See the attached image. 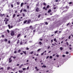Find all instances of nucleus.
<instances>
[{"mask_svg":"<svg viewBox=\"0 0 73 73\" xmlns=\"http://www.w3.org/2000/svg\"><path fill=\"white\" fill-rule=\"evenodd\" d=\"M73 15V13H71L67 17L68 18H71L72 17V16Z\"/></svg>","mask_w":73,"mask_h":73,"instance_id":"obj_1","label":"nucleus"},{"mask_svg":"<svg viewBox=\"0 0 73 73\" xmlns=\"http://www.w3.org/2000/svg\"><path fill=\"white\" fill-rule=\"evenodd\" d=\"M11 36H14L15 35V33H14V31H11Z\"/></svg>","mask_w":73,"mask_h":73,"instance_id":"obj_2","label":"nucleus"},{"mask_svg":"<svg viewBox=\"0 0 73 73\" xmlns=\"http://www.w3.org/2000/svg\"><path fill=\"white\" fill-rule=\"evenodd\" d=\"M24 40H23V41H21L20 42V45H22V44H24Z\"/></svg>","mask_w":73,"mask_h":73,"instance_id":"obj_3","label":"nucleus"},{"mask_svg":"<svg viewBox=\"0 0 73 73\" xmlns=\"http://www.w3.org/2000/svg\"><path fill=\"white\" fill-rule=\"evenodd\" d=\"M29 28L32 30H33V29H35V28L32 27V26H30V27H29Z\"/></svg>","mask_w":73,"mask_h":73,"instance_id":"obj_4","label":"nucleus"},{"mask_svg":"<svg viewBox=\"0 0 73 73\" xmlns=\"http://www.w3.org/2000/svg\"><path fill=\"white\" fill-rule=\"evenodd\" d=\"M39 9V8H37L36 9V12H38V10Z\"/></svg>","mask_w":73,"mask_h":73,"instance_id":"obj_5","label":"nucleus"},{"mask_svg":"<svg viewBox=\"0 0 73 73\" xmlns=\"http://www.w3.org/2000/svg\"><path fill=\"white\" fill-rule=\"evenodd\" d=\"M31 20H29L27 21L28 23H31Z\"/></svg>","mask_w":73,"mask_h":73,"instance_id":"obj_6","label":"nucleus"},{"mask_svg":"<svg viewBox=\"0 0 73 73\" xmlns=\"http://www.w3.org/2000/svg\"><path fill=\"white\" fill-rule=\"evenodd\" d=\"M23 5H24V3H22L21 5V7H22L23 6Z\"/></svg>","mask_w":73,"mask_h":73,"instance_id":"obj_7","label":"nucleus"},{"mask_svg":"<svg viewBox=\"0 0 73 73\" xmlns=\"http://www.w3.org/2000/svg\"><path fill=\"white\" fill-rule=\"evenodd\" d=\"M19 73H22V72H23V71L21 70H19Z\"/></svg>","mask_w":73,"mask_h":73,"instance_id":"obj_8","label":"nucleus"},{"mask_svg":"<svg viewBox=\"0 0 73 73\" xmlns=\"http://www.w3.org/2000/svg\"><path fill=\"white\" fill-rule=\"evenodd\" d=\"M51 12V10L50 9L48 11V13H50Z\"/></svg>","mask_w":73,"mask_h":73,"instance_id":"obj_9","label":"nucleus"},{"mask_svg":"<svg viewBox=\"0 0 73 73\" xmlns=\"http://www.w3.org/2000/svg\"><path fill=\"white\" fill-rule=\"evenodd\" d=\"M4 15H5L4 14H1V15H0V16L1 17H2L3 16H4Z\"/></svg>","mask_w":73,"mask_h":73,"instance_id":"obj_10","label":"nucleus"},{"mask_svg":"<svg viewBox=\"0 0 73 73\" xmlns=\"http://www.w3.org/2000/svg\"><path fill=\"white\" fill-rule=\"evenodd\" d=\"M27 20L25 21L24 22V23L25 24V23H27Z\"/></svg>","mask_w":73,"mask_h":73,"instance_id":"obj_11","label":"nucleus"},{"mask_svg":"<svg viewBox=\"0 0 73 73\" xmlns=\"http://www.w3.org/2000/svg\"><path fill=\"white\" fill-rule=\"evenodd\" d=\"M19 42H20V40H18L17 42V44H18V43H19Z\"/></svg>","mask_w":73,"mask_h":73,"instance_id":"obj_12","label":"nucleus"},{"mask_svg":"<svg viewBox=\"0 0 73 73\" xmlns=\"http://www.w3.org/2000/svg\"><path fill=\"white\" fill-rule=\"evenodd\" d=\"M20 35H21L20 34H19L17 37V38H18V37H19L20 36Z\"/></svg>","mask_w":73,"mask_h":73,"instance_id":"obj_13","label":"nucleus"},{"mask_svg":"<svg viewBox=\"0 0 73 73\" xmlns=\"http://www.w3.org/2000/svg\"><path fill=\"white\" fill-rule=\"evenodd\" d=\"M8 27L9 29H11V26H10V25H8Z\"/></svg>","mask_w":73,"mask_h":73,"instance_id":"obj_14","label":"nucleus"},{"mask_svg":"<svg viewBox=\"0 0 73 73\" xmlns=\"http://www.w3.org/2000/svg\"><path fill=\"white\" fill-rule=\"evenodd\" d=\"M41 48L37 50V51H38V52H39V51H40V50H41Z\"/></svg>","mask_w":73,"mask_h":73,"instance_id":"obj_15","label":"nucleus"},{"mask_svg":"<svg viewBox=\"0 0 73 73\" xmlns=\"http://www.w3.org/2000/svg\"><path fill=\"white\" fill-rule=\"evenodd\" d=\"M56 40V38H54V41H55V42H57Z\"/></svg>","mask_w":73,"mask_h":73,"instance_id":"obj_16","label":"nucleus"},{"mask_svg":"<svg viewBox=\"0 0 73 73\" xmlns=\"http://www.w3.org/2000/svg\"><path fill=\"white\" fill-rule=\"evenodd\" d=\"M39 44L40 45H41V44H42V42H39Z\"/></svg>","mask_w":73,"mask_h":73,"instance_id":"obj_17","label":"nucleus"},{"mask_svg":"<svg viewBox=\"0 0 73 73\" xmlns=\"http://www.w3.org/2000/svg\"><path fill=\"white\" fill-rule=\"evenodd\" d=\"M23 52L24 53V54H26V51H23Z\"/></svg>","mask_w":73,"mask_h":73,"instance_id":"obj_18","label":"nucleus"},{"mask_svg":"<svg viewBox=\"0 0 73 73\" xmlns=\"http://www.w3.org/2000/svg\"><path fill=\"white\" fill-rule=\"evenodd\" d=\"M11 7L12 8H13V4H11Z\"/></svg>","mask_w":73,"mask_h":73,"instance_id":"obj_19","label":"nucleus"},{"mask_svg":"<svg viewBox=\"0 0 73 73\" xmlns=\"http://www.w3.org/2000/svg\"><path fill=\"white\" fill-rule=\"evenodd\" d=\"M60 50H62V49H63V48H62V47H60Z\"/></svg>","mask_w":73,"mask_h":73,"instance_id":"obj_20","label":"nucleus"},{"mask_svg":"<svg viewBox=\"0 0 73 73\" xmlns=\"http://www.w3.org/2000/svg\"><path fill=\"white\" fill-rule=\"evenodd\" d=\"M33 53V51H32L31 52H30L29 53L30 54H32Z\"/></svg>","mask_w":73,"mask_h":73,"instance_id":"obj_21","label":"nucleus"},{"mask_svg":"<svg viewBox=\"0 0 73 73\" xmlns=\"http://www.w3.org/2000/svg\"><path fill=\"white\" fill-rule=\"evenodd\" d=\"M44 52H43L41 54V55L42 56L43 54H44Z\"/></svg>","mask_w":73,"mask_h":73,"instance_id":"obj_22","label":"nucleus"},{"mask_svg":"<svg viewBox=\"0 0 73 73\" xmlns=\"http://www.w3.org/2000/svg\"><path fill=\"white\" fill-rule=\"evenodd\" d=\"M67 11H68V10H65L64 11H63V12H67Z\"/></svg>","mask_w":73,"mask_h":73,"instance_id":"obj_23","label":"nucleus"},{"mask_svg":"<svg viewBox=\"0 0 73 73\" xmlns=\"http://www.w3.org/2000/svg\"><path fill=\"white\" fill-rule=\"evenodd\" d=\"M20 52H21V50L19 49L18 50V53H20Z\"/></svg>","mask_w":73,"mask_h":73,"instance_id":"obj_24","label":"nucleus"},{"mask_svg":"<svg viewBox=\"0 0 73 73\" xmlns=\"http://www.w3.org/2000/svg\"><path fill=\"white\" fill-rule=\"evenodd\" d=\"M17 5H19L20 4V3L17 2Z\"/></svg>","mask_w":73,"mask_h":73,"instance_id":"obj_25","label":"nucleus"},{"mask_svg":"<svg viewBox=\"0 0 73 73\" xmlns=\"http://www.w3.org/2000/svg\"><path fill=\"white\" fill-rule=\"evenodd\" d=\"M9 69H10V67H7V70H9Z\"/></svg>","mask_w":73,"mask_h":73,"instance_id":"obj_26","label":"nucleus"},{"mask_svg":"<svg viewBox=\"0 0 73 73\" xmlns=\"http://www.w3.org/2000/svg\"><path fill=\"white\" fill-rule=\"evenodd\" d=\"M9 60V62H11L12 61V60Z\"/></svg>","mask_w":73,"mask_h":73,"instance_id":"obj_27","label":"nucleus"},{"mask_svg":"<svg viewBox=\"0 0 73 73\" xmlns=\"http://www.w3.org/2000/svg\"><path fill=\"white\" fill-rule=\"evenodd\" d=\"M44 23H45V24H46V25H48V23L47 22H44Z\"/></svg>","mask_w":73,"mask_h":73,"instance_id":"obj_28","label":"nucleus"},{"mask_svg":"<svg viewBox=\"0 0 73 73\" xmlns=\"http://www.w3.org/2000/svg\"><path fill=\"white\" fill-rule=\"evenodd\" d=\"M49 8V5H48L46 7V8Z\"/></svg>","mask_w":73,"mask_h":73,"instance_id":"obj_29","label":"nucleus"},{"mask_svg":"<svg viewBox=\"0 0 73 73\" xmlns=\"http://www.w3.org/2000/svg\"><path fill=\"white\" fill-rule=\"evenodd\" d=\"M40 16H41V15H40V14H39L38 15V18H39V17H40Z\"/></svg>","mask_w":73,"mask_h":73,"instance_id":"obj_30","label":"nucleus"},{"mask_svg":"<svg viewBox=\"0 0 73 73\" xmlns=\"http://www.w3.org/2000/svg\"><path fill=\"white\" fill-rule=\"evenodd\" d=\"M23 70H26V68H23Z\"/></svg>","mask_w":73,"mask_h":73,"instance_id":"obj_31","label":"nucleus"},{"mask_svg":"<svg viewBox=\"0 0 73 73\" xmlns=\"http://www.w3.org/2000/svg\"><path fill=\"white\" fill-rule=\"evenodd\" d=\"M66 44H67L68 46V45H69V43H68V42H67L66 43Z\"/></svg>","mask_w":73,"mask_h":73,"instance_id":"obj_32","label":"nucleus"},{"mask_svg":"<svg viewBox=\"0 0 73 73\" xmlns=\"http://www.w3.org/2000/svg\"><path fill=\"white\" fill-rule=\"evenodd\" d=\"M40 26H42V23H40L39 24Z\"/></svg>","mask_w":73,"mask_h":73,"instance_id":"obj_33","label":"nucleus"},{"mask_svg":"<svg viewBox=\"0 0 73 73\" xmlns=\"http://www.w3.org/2000/svg\"><path fill=\"white\" fill-rule=\"evenodd\" d=\"M66 54H69V52H66Z\"/></svg>","mask_w":73,"mask_h":73,"instance_id":"obj_34","label":"nucleus"},{"mask_svg":"<svg viewBox=\"0 0 73 73\" xmlns=\"http://www.w3.org/2000/svg\"><path fill=\"white\" fill-rule=\"evenodd\" d=\"M32 40H30L29 41V42H30V43H31V42H32Z\"/></svg>","mask_w":73,"mask_h":73,"instance_id":"obj_35","label":"nucleus"},{"mask_svg":"<svg viewBox=\"0 0 73 73\" xmlns=\"http://www.w3.org/2000/svg\"><path fill=\"white\" fill-rule=\"evenodd\" d=\"M71 37V36L70 35L68 37V39H69L70 38V37Z\"/></svg>","mask_w":73,"mask_h":73,"instance_id":"obj_36","label":"nucleus"},{"mask_svg":"<svg viewBox=\"0 0 73 73\" xmlns=\"http://www.w3.org/2000/svg\"><path fill=\"white\" fill-rule=\"evenodd\" d=\"M14 53H15V54L17 53V51L16 50L15 51H14Z\"/></svg>","mask_w":73,"mask_h":73,"instance_id":"obj_37","label":"nucleus"},{"mask_svg":"<svg viewBox=\"0 0 73 73\" xmlns=\"http://www.w3.org/2000/svg\"><path fill=\"white\" fill-rule=\"evenodd\" d=\"M22 11H23V9H22L21 10V11H20L21 13Z\"/></svg>","mask_w":73,"mask_h":73,"instance_id":"obj_38","label":"nucleus"},{"mask_svg":"<svg viewBox=\"0 0 73 73\" xmlns=\"http://www.w3.org/2000/svg\"><path fill=\"white\" fill-rule=\"evenodd\" d=\"M5 41L6 42L7 41V39L6 38L5 39Z\"/></svg>","mask_w":73,"mask_h":73,"instance_id":"obj_39","label":"nucleus"},{"mask_svg":"<svg viewBox=\"0 0 73 73\" xmlns=\"http://www.w3.org/2000/svg\"><path fill=\"white\" fill-rule=\"evenodd\" d=\"M50 58H52V56H50Z\"/></svg>","mask_w":73,"mask_h":73,"instance_id":"obj_40","label":"nucleus"},{"mask_svg":"<svg viewBox=\"0 0 73 73\" xmlns=\"http://www.w3.org/2000/svg\"><path fill=\"white\" fill-rule=\"evenodd\" d=\"M16 15L15 14H14L13 15V17H15V16Z\"/></svg>","mask_w":73,"mask_h":73,"instance_id":"obj_41","label":"nucleus"},{"mask_svg":"<svg viewBox=\"0 0 73 73\" xmlns=\"http://www.w3.org/2000/svg\"><path fill=\"white\" fill-rule=\"evenodd\" d=\"M5 24L6 25L7 24H8V22L6 21L5 22Z\"/></svg>","mask_w":73,"mask_h":73,"instance_id":"obj_42","label":"nucleus"},{"mask_svg":"<svg viewBox=\"0 0 73 73\" xmlns=\"http://www.w3.org/2000/svg\"><path fill=\"white\" fill-rule=\"evenodd\" d=\"M23 11H24V12H27V10H26V9H24V10H23Z\"/></svg>","mask_w":73,"mask_h":73,"instance_id":"obj_43","label":"nucleus"},{"mask_svg":"<svg viewBox=\"0 0 73 73\" xmlns=\"http://www.w3.org/2000/svg\"><path fill=\"white\" fill-rule=\"evenodd\" d=\"M58 32V31H56L55 32V33H57V32Z\"/></svg>","mask_w":73,"mask_h":73,"instance_id":"obj_44","label":"nucleus"},{"mask_svg":"<svg viewBox=\"0 0 73 73\" xmlns=\"http://www.w3.org/2000/svg\"><path fill=\"white\" fill-rule=\"evenodd\" d=\"M72 4V2H70L69 3V4Z\"/></svg>","mask_w":73,"mask_h":73,"instance_id":"obj_45","label":"nucleus"},{"mask_svg":"<svg viewBox=\"0 0 73 73\" xmlns=\"http://www.w3.org/2000/svg\"><path fill=\"white\" fill-rule=\"evenodd\" d=\"M27 9H29V6L28 5L27 6Z\"/></svg>","mask_w":73,"mask_h":73,"instance_id":"obj_46","label":"nucleus"},{"mask_svg":"<svg viewBox=\"0 0 73 73\" xmlns=\"http://www.w3.org/2000/svg\"><path fill=\"white\" fill-rule=\"evenodd\" d=\"M8 43H9V44H10V43H11V41H10V40L8 41Z\"/></svg>","mask_w":73,"mask_h":73,"instance_id":"obj_47","label":"nucleus"},{"mask_svg":"<svg viewBox=\"0 0 73 73\" xmlns=\"http://www.w3.org/2000/svg\"><path fill=\"white\" fill-rule=\"evenodd\" d=\"M56 56L57 57H59V55H56Z\"/></svg>","mask_w":73,"mask_h":73,"instance_id":"obj_48","label":"nucleus"},{"mask_svg":"<svg viewBox=\"0 0 73 73\" xmlns=\"http://www.w3.org/2000/svg\"><path fill=\"white\" fill-rule=\"evenodd\" d=\"M9 20H8V19H7L6 20V21H7H7H8Z\"/></svg>","mask_w":73,"mask_h":73,"instance_id":"obj_49","label":"nucleus"},{"mask_svg":"<svg viewBox=\"0 0 73 73\" xmlns=\"http://www.w3.org/2000/svg\"><path fill=\"white\" fill-rule=\"evenodd\" d=\"M43 67L44 68H46V66H45V65H43Z\"/></svg>","mask_w":73,"mask_h":73,"instance_id":"obj_50","label":"nucleus"},{"mask_svg":"<svg viewBox=\"0 0 73 73\" xmlns=\"http://www.w3.org/2000/svg\"><path fill=\"white\" fill-rule=\"evenodd\" d=\"M66 8L67 9H68V8H69V7L68 6H66Z\"/></svg>","mask_w":73,"mask_h":73,"instance_id":"obj_51","label":"nucleus"},{"mask_svg":"<svg viewBox=\"0 0 73 73\" xmlns=\"http://www.w3.org/2000/svg\"><path fill=\"white\" fill-rule=\"evenodd\" d=\"M2 37H4V35H2Z\"/></svg>","mask_w":73,"mask_h":73,"instance_id":"obj_52","label":"nucleus"},{"mask_svg":"<svg viewBox=\"0 0 73 73\" xmlns=\"http://www.w3.org/2000/svg\"><path fill=\"white\" fill-rule=\"evenodd\" d=\"M27 70H28V69H29V66H28V67H27Z\"/></svg>","mask_w":73,"mask_h":73,"instance_id":"obj_53","label":"nucleus"},{"mask_svg":"<svg viewBox=\"0 0 73 73\" xmlns=\"http://www.w3.org/2000/svg\"><path fill=\"white\" fill-rule=\"evenodd\" d=\"M43 9H45V7H43Z\"/></svg>","mask_w":73,"mask_h":73,"instance_id":"obj_54","label":"nucleus"},{"mask_svg":"<svg viewBox=\"0 0 73 73\" xmlns=\"http://www.w3.org/2000/svg\"><path fill=\"white\" fill-rule=\"evenodd\" d=\"M7 31L8 33H9V30H7Z\"/></svg>","mask_w":73,"mask_h":73,"instance_id":"obj_55","label":"nucleus"},{"mask_svg":"<svg viewBox=\"0 0 73 73\" xmlns=\"http://www.w3.org/2000/svg\"><path fill=\"white\" fill-rule=\"evenodd\" d=\"M48 49H49V48H50V46H48Z\"/></svg>","mask_w":73,"mask_h":73,"instance_id":"obj_56","label":"nucleus"},{"mask_svg":"<svg viewBox=\"0 0 73 73\" xmlns=\"http://www.w3.org/2000/svg\"><path fill=\"white\" fill-rule=\"evenodd\" d=\"M36 70L37 71H38V70H39V69H36Z\"/></svg>","mask_w":73,"mask_h":73,"instance_id":"obj_57","label":"nucleus"},{"mask_svg":"<svg viewBox=\"0 0 73 73\" xmlns=\"http://www.w3.org/2000/svg\"><path fill=\"white\" fill-rule=\"evenodd\" d=\"M49 56H47V57L46 58V59H47V58H49Z\"/></svg>","mask_w":73,"mask_h":73,"instance_id":"obj_58","label":"nucleus"},{"mask_svg":"<svg viewBox=\"0 0 73 73\" xmlns=\"http://www.w3.org/2000/svg\"><path fill=\"white\" fill-rule=\"evenodd\" d=\"M55 55H56V54H53V55L52 56H55Z\"/></svg>","mask_w":73,"mask_h":73,"instance_id":"obj_59","label":"nucleus"},{"mask_svg":"<svg viewBox=\"0 0 73 73\" xmlns=\"http://www.w3.org/2000/svg\"><path fill=\"white\" fill-rule=\"evenodd\" d=\"M28 63H26L25 64V65H28Z\"/></svg>","mask_w":73,"mask_h":73,"instance_id":"obj_60","label":"nucleus"},{"mask_svg":"<svg viewBox=\"0 0 73 73\" xmlns=\"http://www.w3.org/2000/svg\"><path fill=\"white\" fill-rule=\"evenodd\" d=\"M56 9V7H54V9Z\"/></svg>","mask_w":73,"mask_h":73,"instance_id":"obj_61","label":"nucleus"},{"mask_svg":"<svg viewBox=\"0 0 73 73\" xmlns=\"http://www.w3.org/2000/svg\"><path fill=\"white\" fill-rule=\"evenodd\" d=\"M65 55H62V57H65Z\"/></svg>","mask_w":73,"mask_h":73,"instance_id":"obj_62","label":"nucleus"},{"mask_svg":"<svg viewBox=\"0 0 73 73\" xmlns=\"http://www.w3.org/2000/svg\"><path fill=\"white\" fill-rule=\"evenodd\" d=\"M43 4L44 5H46V3H44Z\"/></svg>","mask_w":73,"mask_h":73,"instance_id":"obj_63","label":"nucleus"},{"mask_svg":"<svg viewBox=\"0 0 73 73\" xmlns=\"http://www.w3.org/2000/svg\"><path fill=\"white\" fill-rule=\"evenodd\" d=\"M47 20H50V18H47Z\"/></svg>","mask_w":73,"mask_h":73,"instance_id":"obj_64","label":"nucleus"}]
</instances>
